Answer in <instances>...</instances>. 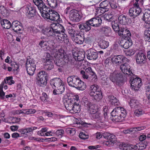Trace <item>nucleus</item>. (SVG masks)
Listing matches in <instances>:
<instances>
[{
  "label": "nucleus",
  "mask_w": 150,
  "mask_h": 150,
  "mask_svg": "<svg viewBox=\"0 0 150 150\" xmlns=\"http://www.w3.org/2000/svg\"><path fill=\"white\" fill-rule=\"evenodd\" d=\"M55 58L54 59L55 64L58 66H62L64 63L62 58L64 57V50L62 49H60L58 50H54L51 54Z\"/></svg>",
  "instance_id": "nucleus-7"
},
{
  "label": "nucleus",
  "mask_w": 150,
  "mask_h": 150,
  "mask_svg": "<svg viewBox=\"0 0 150 150\" xmlns=\"http://www.w3.org/2000/svg\"><path fill=\"white\" fill-rule=\"evenodd\" d=\"M144 36L146 41L150 42V27L145 30L144 33Z\"/></svg>",
  "instance_id": "nucleus-45"
},
{
  "label": "nucleus",
  "mask_w": 150,
  "mask_h": 150,
  "mask_svg": "<svg viewBox=\"0 0 150 150\" xmlns=\"http://www.w3.org/2000/svg\"><path fill=\"white\" fill-rule=\"evenodd\" d=\"M58 32V34L56 35L55 38L58 42L62 43L64 42L65 43H67L69 42V39L67 38V35L64 33Z\"/></svg>",
  "instance_id": "nucleus-19"
},
{
  "label": "nucleus",
  "mask_w": 150,
  "mask_h": 150,
  "mask_svg": "<svg viewBox=\"0 0 150 150\" xmlns=\"http://www.w3.org/2000/svg\"><path fill=\"white\" fill-rule=\"evenodd\" d=\"M33 1L35 4L38 6L40 12L43 9H46V6L42 0H33Z\"/></svg>",
  "instance_id": "nucleus-31"
},
{
  "label": "nucleus",
  "mask_w": 150,
  "mask_h": 150,
  "mask_svg": "<svg viewBox=\"0 0 150 150\" xmlns=\"http://www.w3.org/2000/svg\"><path fill=\"white\" fill-rule=\"evenodd\" d=\"M129 105L132 108H139L141 107L140 106L141 105L138 101L134 98H133L130 100Z\"/></svg>",
  "instance_id": "nucleus-33"
},
{
  "label": "nucleus",
  "mask_w": 150,
  "mask_h": 150,
  "mask_svg": "<svg viewBox=\"0 0 150 150\" xmlns=\"http://www.w3.org/2000/svg\"><path fill=\"white\" fill-rule=\"evenodd\" d=\"M37 128V127H30L25 128L27 136H28L29 134H31L33 132V130L36 129Z\"/></svg>",
  "instance_id": "nucleus-61"
},
{
  "label": "nucleus",
  "mask_w": 150,
  "mask_h": 150,
  "mask_svg": "<svg viewBox=\"0 0 150 150\" xmlns=\"http://www.w3.org/2000/svg\"><path fill=\"white\" fill-rule=\"evenodd\" d=\"M12 69L14 71H18L19 69V65L16 62H13L11 65Z\"/></svg>",
  "instance_id": "nucleus-57"
},
{
  "label": "nucleus",
  "mask_w": 150,
  "mask_h": 150,
  "mask_svg": "<svg viewBox=\"0 0 150 150\" xmlns=\"http://www.w3.org/2000/svg\"><path fill=\"white\" fill-rule=\"evenodd\" d=\"M113 12H108L104 14L103 16V18L107 21L110 20L113 17Z\"/></svg>",
  "instance_id": "nucleus-47"
},
{
  "label": "nucleus",
  "mask_w": 150,
  "mask_h": 150,
  "mask_svg": "<svg viewBox=\"0 0 150 150\" xmlns=\"http://www.w3.org/2000/svg\"><path fill=\"white\" fill-rule=\"evenodd\" d=\"M109 78L112 82L117 85H120L123 82V76L117 71L110 73Z\"/></svg>",
  "instance_id": "nucleus-8"
},
{
  "label": "nucleus",
  "mask_w": 150,
  "mask_h": 150,
  "mask_svg": "<svg viewBox=\"0 0 150 150\" xmlns=\"http://www.w3.org/2000/svg\"><path fill=\"white\" fill-rule=\"evenodd\" d=\"M37 83L40 87H44L46 86L47 84V79H41L37 78Z\"/></svg>",
  "instance_id": "nucleus-39"
},
{
  "label": "nucleus",
  "mask_w": 150,
  "mask_h": 150,
  "mask_svg": "<svg viewBox=\"0 0 150 150\" xmlns=\"http://www.w3.org/2000/svg\"><path fill=\"white\" fill-rule=\"evenodd\" d=\"M63 101L64 104H65V103L69 104H73L75 102H80L79 96L76 95L74 96L72 98H71L70 97L66 95L63 98Z\"/></svg>",
  "instance_id": "nucleus-20"
},
{
  "label": "nucleus",
  "mask_w": 150,
  "mask_h": 150,
  "mask_svg": "<svg viewBox=\"0 0 150 150\" xmlns=\"http://www.w3.org/2000/svg\"><path fill=\"white\" fill-rule=\"evenodd\" d=\"M141 12V9L140 8L132 7L129 10L130 16L134 18L139 15Z\"/></svg>",
  "instance_id": "nucleus-28"
},
{
  "label": "nucleus",
  "mask_w": 150,
  "mask_h": 150,
  "mask_svg": "<svg viewBox=\"0 0 150 150\" xmlns=\"http://www.w3.org/2000/svg\"><path fill=\"white\" fill-rule=\"evenodd\" d=\"M120 69L124 74L132 76H133V74L131 71L130 67L127 64L125 63L121 65Z\"/></svg>",
  "instance_id": "nucleus-25"
},
{
  "label": "nucleus",
  "mask_w": 150,
  "mask_h": 150,
  "mask_svg": "<svg viewBox=\"0 0 150 150\" xmlns=\"http://www.w3.org/2000/svg\"><path fill=\"white\" fill-rule=\"evenodd\" d=\"M47 76V74L45 71H42L40 72L37 75V78L41 79H47L46 77Z\"/></svg>",
  "instance_id": "nucleus-49"
},
{
  "label": "nucleus",
  "mask_w": 150,
  "mask_h": 150,
  "mask_svg": "<svg viewBox=\"0 0 150 150\" xmlns=\"http://www.w3.org/2000/svg\"><path fill=\"white\" fill-rule=\"evenodd\" d=\"M69 18L70 19L74 22L79 21L81 18L78 11L75 10H71L69 13Z\"/></svg>",
  "instance_id": "nucleus-21"
},
{
  "label": "nucleus",
  "mask_w": 150,
  "mask_h": 150,
  "mask_svg": "<svg viewBox=\"0 0 150 150\" xmlns=\"http://www.w3.org/2000/svg\"><path fill=\"white\" fill-rule=\"evenodd\" d=\"M47 3L50 7L55 8L59 3V0H47Z\"/></svg>",
  "instance_id": "nucleus-42"
},
{
  "label": "nucleus",
  "mask_w": 150,
  "mask_h": 150,
  "mask_svg": "<svg viewBox=\"0 0 150 150\" xmlns=\"http://www.w3.org/2000/svg\"><path fill=\"white\" fill-rule=\"evenodd\" d=\"M119 22L122 24L126 25L128 23L129 19L124 15H121L118 18Z\"/></svg>",
  "instance_id": "nucleus-35"
},
{
  "label": "nucleus",
  "mask_w": 150,
  "mask_h": 150,
  "mask_svg": "<svg viewBox=\"0 0 150 150\" xmlns=\"http://www.w3.org/2000/svg\"><path fill=\"white\" fill-rule=\"evenodd\" d=\"M100 12L102 13H104L108 11L110 8L109 2L107 0H105L101 2L99 5Z\"/></svg>",
  "instance_id": "nucleus-26"
},
{
  "label": "nucleus",
  "mask_w": 150,
  "mask_h": 150,
  "mask_svg": "<svg viewBox=\"0 0 150 150\" xmlns=\"http://www.w3.org/2000/svg\"><path fill=\"white\" fill-rule=\"evenodd\" d=\"M4 86L1 84L0 85V98L3 99L5 97V93L3 91V88Z\"/></svg>",
  "instance_id": "nucleus-62"
},
{
  "label": "nucleus",
  "mask_w": 150,
  "mask_h": 150,
  "mask_svg": "<svg viewBox=\"0 0 150 150\" xmlns=\"http://www.w3.org/2000/svg\"><path fill=\"white\" fill-rule=\"evenodd\" d=\"M112 25L113 29L116 32H117L120 29L119 27V23L117 21H112Z\"/></svg>",
  "instance_id": "nucleus-52"
},
{
  "label": "nucleus",
  "mask_w": 150,
  "mask_h": 150,
  "mask_svg": "<svg viewBox=\"0 0 150 150\" xmlns=\"http://www.w3.org/2000/svg\"><path fill=\"white\" fill-rule=\"evenodd\" d=\"M140 107L135 110L134 115L135 116L139 117L145 113V111Z\"/></svg>",
  "instance_id": "nucleus-50"
},
{
  "label": "nucleus",
  "mask_w": 150,
  "mask_h": 150,
  "mask_svg": "<svg viewBox=\"0 0 150 150\" xmlns=\"http://www.w3.org/2000/svg\"><path fill=\"white\" fill-rule=\"evenodd\" d=\"M136 62L139 64L144 63L145 62L146 57L145 54L141 52L137 54L136 57Z\"/></svg>",
  "instance_id": "nucleus-27"
},
{
  "label": "nucleus",
  "mask_w": 150,
  "mask_h": 150,
  "mask_svg": "<svg viewBox=\"0 0 150 150\" xmlns=\"http://www.w3.org/2000/svg\"><path fill=\"white\" fill-rule=\"evenodd\" d=\"M67 31L68 33L71 37V38H72L74 37L77 35V34L78 33L77 31L74 30L72 27H69L68 30Z\"/></svg>",
  "instance_id": "nucleus-48"
},
{
  "label": "nucleus",
  "mask_w": 150,
  "mask_h": 150,
  "mask_svg": "<svg viewBox=\"0 0 150 150\" xmlns=\"http://www.w3.org/2000/svg\"><path fill=\"white\" fill-rule=\"evenodd\" d=\"M130 38L131 37H129V39L127 38V39H125L127 41L125 42L123 45H122L123 47L127 49L132 45V43Z\"/></svg>",
  "instance_id": "nucleus-46"
},
{
  "label": "nucleus",
  "mask_w": 150,
  "mask_h": 150,
  "mask_svg": "<svg viewBox=\"0 0 150 150\" xmlns=\"http://www.w3.org/2000/svg\"><path fill=\"white\" fill-rule=\"evenodd\" d=\"M118 35L124 39H127L131 37V34L129 29L126 27H122L117 32Z\"/></svg>",
  "instance_id": "nucleus-15"
},
{
  "label": "nucleus",
  "mask_w": 150,
  "mask_h": 150,
  "mask_svg": "<svg viewBox=\"0 0 150 150\" xmlns=\"http://www.w3.org/2000/svg\"><path fill=\"white\" fill-rule=\"evenodd\" d=\"M146 146H143V148L138 149V146L135 145H128L122 143L120 145V147L121 149L124 150H137L144 149L146 148Z\"/></svg>",
  "instance_id": "nucleus-22"
},
{
  "label": "nucleus",
  "mask_w": 150,
  "mask_h": 150,
  "mask_svg": "<svg viewBox=\"0 0 150 150\" xmlns=\"http://www.w3.org/2000/svg\"><path fill=\"white\" fill-rule=\"evenodd\" d=\"M88 21L90 25L94 27L99 26L102 23L101 19L99 17L93 18Z\"/></svg>",
  "instance_id": "nucleus-29"
},
{
  "label": "nucleus",
  "mask_w": 150,
  "mask_h": 150,
  "mask_svg": "<svg viewBox=\"0 0 150 150\" xmlns=\"http://www.w3.org/2000/svg\"><path fill=\"white\" fill-rule=\"evenodd\" d=\"M86 55L89 60H96L98 57V53L96 50L90 49L87 51Z\"/></svg>",
  "instance_id": "nucleus-23"
},
{
  "label": "nucleus",
  "mask_w": 150,
  "mask_h": 150,
  "mask_svg": "<svg viewBox=\"0 0 150 150\" xmlns=\"http://www.w3.org/2000/svg\"><path fill=\"white\" fill-rule=\"evenodd\" d=\"M64 31V27L62 25L58 23H53L49 27L42 29L41 31L43 34L47 36L55 38L58 34V32H62Z\"/></svg>",
  "instance_id": "nucleus-2"
},
{
  "label": "nucleus",
  "mask_w": 150,
  "mask_h": 150,
  "mask_svg": "<svg viewBox=\"0 0 150 150\" xmlns=\"http://www.w3.org/2000/svg\"><path fill=\"white\" fill-rule=\"evenodd\" d=\"M145 128L144 126L134 127L130 128V130L131 132H137L144 129Z\"/></svg>",
  "instance_id": "nucleus-58"
},
{
  "label": "nucleus",
  "mask_w": 150,
  "mask_h": 150,
  "mask_svg": "<svg viewBox=\"0 0 150 150\" xmlns=\"http://www.w3.org/2000/svg\"><path fill=\"white\" fill-rule=\"evenodd\" d=\"M11 26L15 32L18 33H22L23 29L22 25L20 22L17 21H14Z\"/></svg>",
  "instance_id": "nucleus-24"
},
{
  "label": "nucleus",
  "mask_w": 150,
  "mask_h": 150,
  "mask_svg": "<svg viewBox=\"0 0 150 150\" xmlns=\"http://www.w3.org/2000/svg\"><path fill=\"white\" fill-rule=\"evenodd\" d=\"M109 45L108 42L104 40L100 41L99 42V45L100 47L103 49H105L108 47Z\"/></svg>",
  "instance_id": "nucleus-51"
},
{
  "label": "nucleus",
  "mask_w": 150,
  "mask_h": 150,
  "mask_svg": "<svg viewBox=\"0 0 150 150\" xmlns=\"http://www.w3.org/2000/svg\"><path fill=\"white\" fill-rule=\"evenodd\" d=\"M24 114L26 115L33 114L36 112V110L33 109H24Z\"/></svg>",
  "instance_id": "nucleus-55"
},
{
  "label": "nucleus",
  "mask_w": 150,
  "mask_h": 150,
  "mask_svg": "<svg viewBox=\"0 0 150 150\" xmlns=\"http://www.w3.org/2000/svg\"><path fill=\"white\" fill-rule=\"evenodd\" d=\"M72 39L77 44H82L84 40V36L83 35L79 34L78 33L75 36L72 38Z\"/></svg>",
  "instance_id": "nucleus-30"
},
{
  "label": "nucleus",
  "mask_w": 150,
  "mask_h": 150,
  "mask_svg": "<svg viewBox=\"0 0 150 150\" xmlns=\"http://www.w3.org/2000/svg\"><path fill=\"white\" fill-rule=\"evenodd\" d=\"M108 99L110 103L112 105H117L119 103L118 100L112 95H110L108 97Z\"/></svg>",
  "instance_id": "nucleus-41"
},
{
  "label": "nucleus",
  "mask_w": 150,
  "mask_h": 150,
  "mask_svg": "<svg viewBox=\"0 0 150 150\" xmlns=\"http://www.w3.org/2000/svg\"><path fill=\"white\" fill-rule=\"evenodd\" d=\"M23 12L29 18L35 17L37 13L35 8L33 6H24L22 9Z\"/></svg>",
  "instance_id": "nucleus-12"
},
{
  "label": "nucleus",
  "mask_w": 150,
  "mask_h": 150,
  "mask_svg": "<svg viewBox=\"0 0 150 150\" xmlns=\"http://www.w3.org/2000/svg\"><path fill=\"white\" fill-rule=\"evenodd\" d=\"M111 59L112 62L116 65H119L127 60V58L122 55H113Z\"/></svg>",
  "instance_id": "nucleus-18"
},
{
  "label": "nucleus",
  "mask_w": 150,
  "mask_h": 150,
  "mask_svg": "<svg viewBox=\"0 0 150 150\" xmlns=\"http://www.w3.org/2000/svg\"><path fill=\"white\" fill-rule=\"evenodd\" d=\"M84 70L86 72L88 75H91L93 78L95 79H97L96 75L95 73L92 70L91 67H88L86 68Z\"/></svg>",
  "instance_id": "nucleus-44"
},
{
  "label": "nucleus",
  "mask_w": 150,
  "mask_h": 150,
  "mask_svg": "<svg viewBox=\"0 0 150 150\" xmlns=\"http://www.w3.org/2000/svg\"><path fill=\"white\" fill-rule=\"evenodd\" d=\"M135 52L134 49H130L126 52L125 54L127 56H131L134 55Z\"/></svg>",
  "instance_id": "nucleus-60"
},
{
  "label": "nucleus",
  "mask_w": 150,
  "mask_h": 150,
  "mask_svg": "<svg viewBox=\"0 0 150 150\" xmlns=\"http://www.w3.org/2000/svg\"><path fill=\"white\" fill-rule=\"evenodd\" d=\"M48 97L47 94L45 92L42 93V95L40 97V99L42 101L44 102H47Z\"/></svg>",
  "instance_id": "nucleus-54"
},
{
  "label": "nucleus",
  "mask_w": 150,
  "mask_h": 150,
  "mask_svg": "<svg viewBox=\"0 0 150 150\" xmlns=\"http://www.w3.org/2000/svg\"><path fill=\"white\" fill-rule=\"evenodd\" d=\"M103 136L105 139L108 140L104 142V145L109 147L112 146L116 140L115 136L108 133H104Z\"/></svg>",
  "instance_id": "nucleus-14"
},
{
  "label": "nucleus",
  "mask_w": 150,
  "mask_h": 150,
  "mask_svg": "<svg viewBox=\"0 0 150 150\" xmlns=\"http://www.w3.org/2000/svg\"><path fill=\"white\" fill-rule=\"evenodd\" d=\"M64 131L62 129L58 130L56 132V135L59 137H61L64 134Z\"/></svg>",
  "instance_id": "nucleus-63"
},
{
  "label": "nucleus",
  "mask_w": 150,
  "mask_h": 150,
  "mask_svg": "<svg viewBox=\"0 0 150 150\" xmlns=\"http://www.w3.org/2000/svg\"><path fill=\"white\" fill-rule=\"evenodd\" d=\"M78 64H79L80 67H81V69L83 68L84 69L87 68V67H88V62L85 60H82L81 62L79 63Z\"/></svg>",
  "instance_id": "nucleus-53"
},
{
  "label": "nucleus",
  "mask_w": 150,
  "mask_h": 150,
  "mask_svg": "<svg viewBox=\"0 0 150 150\" xmlns=\"http://www.w3.org/2000/svg\"><path fill=\"white\" fill-rule=\"evenodd\" d=\"M0 13L1 15L5 17L7 16L9 14L8 10L2 5H0Z\"/></svg>",
  "instance_id": "nucleus-43"
},
{
  "label": "nucleus",
  "mask_w": 150,
  "mask_h": 150,
  "mask_svg": "<svg viewBox=\"0 0 150 150\" xmlns=\"http://www.w3.org/2000/svg\"><path fill=\"white\" fill-rule=\"evenodd\" d=\"M52 61V57L49 53H47L46 57L43 61L45 63V68L46 69L50 70L53 68Z\"/></svg>",
  "instance_id": "nucleus-16"
},
{
  "label": "nucleus",
  "mask_w": 150,
  "mask_h": 150,
  "mask_svg": "<svg viewBox=\"0 0 150 150\" xmlns=\"http://www.w3.org/2000/svg\"><path fill=\"white\" fill-rule=\"evenodd\" d=\"M67 82L70 86L75 87L80 90H84L86 87L85 83L74 76L68 77L67 78Z\"/></svg>",
  "instance_id": "nucleus-4"
},
{
  "label": "nucleus",
  "mask_w": 150,
  "mask_h": 150,
  "mask_svg": "<svg viewBox=\"0 0 150 150\" xmlns=\"http://www.w3.org/2000/svg\"><path fill=\"white\" fill-rule=\"evenodd\" d=\"M113 121L121 122L124 120L127 114L126 111L124 108L117 107L114 108L111 112Z\"/></svg>",
  "instance_id": "nucleus-3"
},
{
  "label": "nucleus",
  "mask_w": 150,
  "mask_h": 150,
  "mask_svg": "<svg viewBox=\"0 0 150 150\" xmlns=\"http://www.w3.org/2000/svg\"><path fill=\"white\" fill-rule=\"evenodd\" d=\"M101 33L106 36H108L111 34V28L107 26L102 27L100 29Z\"/></svg>",
  "instance_id": "nucleus-36"
},
{
  "label": "nucleus",
  "mask_w": 150,
  "mask_h": 150,
  "mask_svg": "<svg viewBox=\"0 0 150 150\" xmlns=\"http://www.w3.org/2000/svg\"><path fill=\"white\" fill-rule=\"evenodd\" d=\"M36 62L33 59H27L26 67L27 72L30 75H33L36 69Z\"/></svg>",
  "instance_id": "nucleus-13"
},
{
  "label": "nucleus",
  "mask_w": 150,
  "mask_h": 150,
  "mask_svg": "<svg viewBox=\"0 0 150 150\" xmlns=\"http://www.w3.org/2000/svg\"><path fill=\"white\" fill-rule=\"evenodd\" d=\"M79 137L81 139H87L88 138V135L86 134L85 133L82 132H81L79 135Z\"/></svg>",
  "instance_id": "nucleus-64"
},
{
  "label": "nucleus",
  "mask_w": 150,
  "mask_h": 150,
  "mask_svg": "<svg viewBox=\"0 0 150 150\" xmlns=\"http://www.w3.org/2000/svg\"><path fill=\"white\" fill-rule=\"evenodd\" d=\"M89 93L94 100L99 101L103 97L102 93L99 86L96 85H92L89 88Z\"/></svg>",
  "instance_id": "nucleus-6"
},
{
  "label": "nucleus",
  "mask_w": 150,
  "mask_h": 150,
  "mask_svg": "<svg viewBox=\"0 0 150 150\" xmlns=\"http://www.w3.org/2000/svg\"><path fill=\"white\" fill-rule=\"evenodd\" d=\"M91 26L88 21H87L85 23L80 25L79 28L81 30H83L86 32H88L91 30Z\"/></svg>",
  "instance_id": "nucleus-34"
},
{
  "label": "nucleus",
  "mask_w": 150,
  "mask_h": 150,
  "mask_svg": "<svg viewBox=\"0 0 150 150\" xmlns=\"http://www.w3.org/2000/svg\"><path fill=\"white\" fill-rule=\"evenodd\" d=\"M0 23L2 27L5 29H8L11 26L10 21L6 19L2 20L1 21Z\"/></svg>",
  "instance_id": "nucleus-37"
},
{
  "label": "nucleus",
  "mask_w": 150,
  "mask_h": 150,
  "mask_svg": "<svg viewBox=\"0 0 150 150\" xmlns=\"http://www.w3.org/2000/svg\"><path fill=\"white\" fill-rule=\"evenodd\" d=\"M80 102H74L73 104H68L65 103L64 104L67 110L71 113H78L81 110V105Z\"/></svg>",
  "instance_id": "nucleus-9"
},
{
  "label": "nucleus",
  "mask_w": 150,
  "mask_h": 150,
  "mask_svg": "<svg viewBox=\"0 0 150 150\" xmlns=\"http://www.w3.org/2000/svg\"><path fill=\"white\" fill-rule=\"evenodd\" d=\"M83 105L86 107L87 110L91 114H94L96 118L98 119V121L101 122H103L105 119V117L103 116L97 112V107L90 101L88 98L84 97L82 100Z\"/></svg>",
  "instance_id": "nucleus-1"
},
{
  "label": "nucleus",
  "mask_w": 150,
  "mask_h": 150,
  "mask_svg": "<svg viewBox=\"0 0 150 150\" xmlns=\"http://www.w3.org/2000/svg\"><path fill=\"white\" fill-rule=\"evenodd\" d=\"M80 73L83 79H88L89 78L88 74L86 72V71L83 70H81Z\"/></svg>",
  "instance_id": "nucleus-59"
},
{
  "label": "nucleus",
  "mask_w": 150,
  "mask_h": 150,
  "mask_svg": "<svg viewBox=\"0 0 150 150\" xmlns=\"http://www.w3.org/2000/svg\"><path fill=\"white\" fill-rule=\"evenodd\" d=\"M50 83L53 88H56L61 91H64L65 87L62 81L58 78H55L50 81Z\"/></svg>",
  "instance_id": "nucleus-10"
},
{
  "label": "nucleus",
  "mask_w": 150,
  "mask_h": 150,
  "mask_svg": "<svg viewBox=\"0 0 150 150\" xmlns=\"http://www.w3.org/2000/svg\"><path fill=\"white\" fill-rule=\"evenodd\" d=\"M54 43L52 40H49L48 42L42 40L40 42L39 46L43 49H46L50 51L51 54L53 52L54 50H56L54 46Z\"/></svg>",
  "instance_id": "nucleus-11"
},
{
  "label": "nucleus",
  "mask_w": 150,
  "mask_h": 150,
  "mask_svg": "<svg viewBox=\"0 0 150 150\" xmlns=\"http://www.w3.org/2000/svg\"><path fill=\"white\" fill-rule=\"evenodd\" d=\"M12 79L13 77L12 76L6 77L1 84L3 86L4 84L6 83H8L9 85H11L14 83V81L12 80Z\"/></svg>",
  "instance_id": "nucleus-38"
},
{
  "label": "nucleus",
  "mask_w": 150,
  "mask_h": 150,
  "mask_svg": "<svg viewBox=\"0 0 150 150\" xmlns=\"http://www.w3.org/2000/svg\"><path fill=\"white\" fill-rule=\"evenodd\" d=\"M48 130V128L46 127L42 128L41 130L38 132V135L42 136H44V134Z\"/></svg>",
  "instance_id": "nucleus-56"
},
{
  "label": "nucleus",
  "mask_w": 150,
  "mask_h": 150,
  "mask_svg": "<svg viewBox=\"0 0 150 150\" xmlns=\"http://www.w3.org/2000/svg\"><path fill=\"white\" fill-rule=\"evenodd\" d=\"M143 20L147 24H150V11H148L144 14Z\"/></svg>",
  "instance_id": "nucleus-40"
},
{
  "label": "nucleus",
  "mask_w": 150,
  "mask_h": 150,
  "mask_svg": "<svg viewBox=\"0 0 150 150\" xmlns=\"http://www.w3.org/2000/svg\"><path fill=\"white\" fill-rule=\"evenodd\" d=\"M45 10L46 9H43L40 12L42 17L47 19L56 21L58 23L61 22L62 20L60 18L57 12L53 10H49L48 12Z\"/></svg>",
  "instance_id": "nucleus-5"
},
{
  "label": "nucleus",
  "mask_w": 150,
  "mask_h": 150,
  "mask_svg": "<svg viewBox=\"0 0 150 150\" xmlns=\"http://www.w3.org/2000/svg\"><path fill=\"white\" fill-rule=\"evenodd\" d=\"M74 56L75 60L81 62L83 60L85 57V53L83 52L76 53L74 54Z\"/></svg>",
  "instance_id": "nucleus-32"
},
{
  "label": "nucleus",
  "mask_w": 150,
  "mask_h": 150,
  "mask_svg": "<svg viewBox=\"0 0 150 150\" xmlns=\"http://www.w3.org/2000/svg\"><path fill=\"white\" fill-rule=\"evenodd\" d=\"M130 81L131 87L135 91L138 90L142 85V80L140 78H131Z\"/></svg>",
  "instance_id": "nucleus-17"
}]
</instances>
